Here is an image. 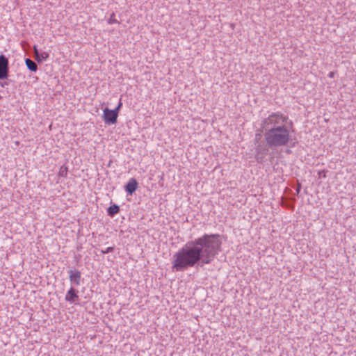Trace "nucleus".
<instances>
[{"label": "nucleus", "instance_id": "f257e3e1", "mask_svg": "<svg viewBox=\"0 0 356 356\" xmlns=\"http://www.w3.org/2000/svg\"><path fill=\"white\" fill-rule=\"evenodd\" d=\"M218 234H204L195 241L188 242L174 254L172 268L183 271L194 266L198 261L207 264L218 254L221 241Z\"/></svg>", "mask_w": 356, "mask_h": 356}, {"label": "nucleus", "instance_id": "f03ea898", "mask_svg": "<svg viewBox=\"0 0 356 356\" xmlns=\"http://www.w3.org/2000/svg\"><path fill=\"white\" fill-rule=\"evenodd\" d=\"M287 120L286 116L279 113H273L264 119L265 139L270 146H282L289 141V131L285 126Z\"/></svg>", "mask_w": 356, "mask_h": 356}, {"label": "nucleus", "instance_id": "7ed1b4c3", "mask_svg": "<svg viewBox=\"0 0 356 356\" xmlns=\"http://www.w3.org/2000/svg\"><path fill=\"white\" fill-rule=\"evenodd\" d=\"M118 113L116 111L105 108L103 111V119L106 124H114L117 122Z\"/></svg>", "mask_w": 356, "mask_h": 356}, {"label": "nucleus", "instance_id": "20e7f679", "mask_svg": "<svg viewBox=\"0 0 356 356\" xmlns=\"http://www.w3.org/2000/svg\"><path fill=\"white\" fill-rule=\"evenodd\" d=\"M8 74V60L3 56H0V79L7 78Z\"/></svg>", "mask_w": 356, "mask_h": 356}, {"label": "nucleus", "instance_id": "39448f33", "mask_svg": "<svg viewBox=\"0 0 356 356\" xmlns=\"http://www.w3.org/2000/svg\"><path fill=\"white\" fill-rule=\"evenodd\" d=\"M69 278L71 282L74 283L76 286L80 284L81 274L78 270H70L69 271Z\"/></svg>", "mask_w": 356, "mask_h": 356}, {"label": "nucleus", "instance_id": "423d86ee", "mask_svg": "<svg viewBox=\"0 0 356 356\" xmlns=\"http://www.w3.org/2000/svg\"><path fill=\"white\" fill-rule=\"evenodd\" d=\"M78 298L76 291L74 288H70L65 296V300L71 302H75Z\"/></svg>", "mask_w": 356, "mask_h": 356}, {"label": "nucleus", "instance_id": "0eeeda50", "mask_svg": "<svg viewBox=\"0 0 356 356\" xmlns=\"http://www.w3.org/2000/svg\"><path fill=\"white\" fill-rule=\"evenodd\" d=\"M138 183L135 179H131L125 186L126 191L132 194L137 188Z\"/></svg>", "mask_w": 356, "mask_h": 356}, {"label": "nucleus", "instance_id": "6e6552de", "mask_svg": "<svg viewBox=\"0 0 356 356\" xmlns=\"http://www.w3.org/2000/svg\"><path fill=\"white\" fill-rule=\"evenodd\" d=\"M120 212V207L116 204H113L109 207L107 209L108 215L111 217H113L115 214Z\"/></svg>", "mask_w": 356, "mask_h": 356}, {"label": "nucleus", "instance_id": "1a4fd4ad", "mask_svg": "<svg viewBox=\"0 0 356 356\" xmlns=\"http://www.w3.org/2000/svg\"><path fill=\"white\" fill-rule=\"evenodd\" d=\"M25 63L27 66V67L32 72H35L37 70V65L35 63V62H33V60H31V59L29 58H26L25 60Z\"/></svg>", "mask_w": 356, "mask_h": 356}, {"label": "nucleus", "instance_id": "9d476101", "mask_svg": "<svg viewBox=\"0 0 356 356\" xmlns=\"http://www.w3.org/2000/svg\"><path fill=\"white\" fill-rule=\"evenodd\" d=\"M67 174V168L65 165H62L60 171H59V175L65 177Z\"/></svg>", "mask_w": 356, "mask_h": 356}, {"label": "nucleus", "instance_id": "9b49d317", "mask_svg": "<svg viewBox=\"0 0 356 356\" xmlns=\"http://www.w3.org/2000/svg\"><path fill=\"white\" fill-rule=\"evenodd\" d=\"M114 250V247H108L105 250H102V254H107L109 252H112Z\"/></svg>", "mask_w": 356, "mask_h": 356}, {"label": "nucleus", "instance_id": "f8f14e48", "mask_svg": "<svg viewBox=\"0 0 356 356\" xmlns=\"http://www.w3.org/2000/svg\"><path fill=\"white\" fill-rule=\"evenodd\" d=\"M108 24H117L119 23L116 19L112 18V17L108 21Z\"/></svg>", "mask_w": 356, "mask_h": 356}, {"label": "nucleus", "instance_id": "ddd939ff", "mask_svg": "<svg viewBox=\"0 0 356 356\" xmlns=\"http://www.w3.org/2000/svg\"><path fill=\"white\" fill-rule=\"evenodd\" d=\"M122 106V103L121 101H120L118 104V106L114 110L116 111L118 113H119V111L121 108Z\"/></svg>", "mask_w": 356, "mask_h": 356}, {"label": "nucleus", "instance_id": "4468645a", "mask_svg": "<svg viewBox=\"0 0 356 356\" xmlns=\"http://www.w3.org/2000/svg\"><path fill=\"white\" fill-rule=\"evenodd\" d=\"M280 202H281L282 206H283V207H288L289 206V202L282 201Z\"/></svg>", "mask_w": 356, "mask_h": 356}, {"label": "nucleus", "instance_id": "2eb2a0df", "mask_svg": "<svg viewBox=\"0 0 356 356\" xmlns=\"http://www.w3.org/2000/svg\"><path fill=\"white\" fill-rule=\"evenodd\" d=\"M33 49H34V53L35 54V55L37 56H38V49H37L36 46L33 47Z\"/></svg>", "mask_w": 356, "mask_h": 356}, {"label": "nucleus", "instance_id": "dca6fc26", "mask_svg": "<svg viewBox=\"0 0 356 356\" xmlns=\"http://www.w3.org/2000/svg\"><path fill=\"white\" fill-rule=\"evenodd\" d=\"M47 57H48V54H46V53H43V54H42V58L43 59H45V58H47Z\"/></svg>", "mask_w": 356, "mask_h": 356}, {"label": "nucleus", "instance_id": "f3484780", "mask_svg": "<svg viewBox=\"0 0 356 356\" xmlns=\"http://www.w3.org/2000/svg\"><path fill=\"white\" fill-rule=\"evenodd\" d=\"M330 77H333V72H331V73L330 74Z\"/></svg>", "mask_w": 356, "mask_h": 356}]
</instances>
